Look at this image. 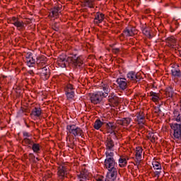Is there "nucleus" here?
<instances>
[{
  "instance_id": "1",
  "label": "nucleus",
  "mask_w": 181,
  "mask_h": 181,
  "mask_svg": "<svg viewBox=\"0 0 181 181\" xmlns=\"http://www.w3.org/2000/svg\"><path fill=\"white\" fill-rule=\"evenodd\" d=\"M105 168L107 169V181H115L118 175V170L115 165L117 163L114 158H106L104 162Z\"/></svg>"
},
{
  "instance_id": "2",
  "label": "nucleus",
  "mask_w": 181,
  "mask_h": 181,
  "mask_svg": "<svg viewBox=\"0 0 181 181\" xmlns=\"http://www.w3.org/2000/svg\"><path fill=\"white\" fill-rule=\"evenodd\" d=\"M108 97L107 92H103V91H97L93 93H89V100L92 104L95 105L97 104H100L101 101H103V98Z\"/></svg>"
},
{
  "instance_id": "3",
  "label": "nucleus",
  "mask_w": 181,
  "mask_h": 181,
  "mask_svg": "<svg viewBox=\"0 0 181 181\" xmlns=\"http://www.w3.org/2000/svg\"><path fill=\"white\" fill-rule=\"evenodd\" d=\"M8 21L9 23H11V25H13V26H15L17 30H19V32H23V30L26 29L23 21L19 19V18L18 17H11L10 18L8 19Z\"/></svg>"
},
{
  "instance_id": "4",
  "label": "nucleus",
  "mask_w": 181,
  "mask_h": 181,
  "mask_svg": "<svg viewBox=\"0 0 181 181\" xmlns=\"http://www.w3.org/2000/svg\"><path fill=\"white\" fill-rule=\"evenodd\" d=\"M66 129L69 132V134H71V135H73L74 136H84V132H83V129L81 128L77 127L76 124H68L66 126Z\"/></svg>"
},
{
  "instance_id": "5",
  "label": "nucleus",
  "mask_w": 181,
  "mask_h": 181,
  "mask_svg": "<svg viewBox=\"0 0 181 181\" xmlns=\"http://www.w3.org/2000/svg\"><path fill=\"white\" fill-rule=\"evenodd\" d=\"M135 36V28L128 26L123 30V33L119 36L120 40L122 42L125 37Z\"/></svg>"
},
{
  "instance_id": "6",
  "label": "nucleus",
  "mask_w": 181,
  "mask_h": 181,
  "mask_svg": "<svg viewBox=\"0 0 181 181\" xmlns=\"http://www.w3.org/2000/svg\"><path fill=\"white\" fill-rule=\"evenodd\" d=\"M38 70L39 72L37 73V74L40 75L41 80H43L44 81H46V80H49L51 74L49 66H45L43 68H41Z\"/></svg>"
},
{
  "instance_id": "7",
  "label": "nucleus",
  "mask_w": 181,
  "mask_h": 181,
  "mask_svg": "<svg viewBox=\"0 0 181 181\" xmlns=\"http://www.w3.org/2000/svg\"><path fill=\"white\" fill-rule=\"evenodd\" d=\"M74 86L71 83H67L64 88L66 100L71 101L74 98Z\"/></svg>"
},
{
  "instance_id": "8",
  "label": "nucleus",
  "mask_w": 181,
  "mask_h": 181,
  "mask_svg": "<svg viewBox=\"0 0 181 181\" xmlns=\"http://www.w3.org/2000/svg\"><path fill=\"white\" fill-rule=\"evenodd\" d=\"M170 127L173 132V136L174 139H181V124L177 123L170 124Z\"/></svg>"
},
{
  "instance_id": "9",
  "label": "nucleus",
  "mask_w": 181,
  "mask_h": 181,
  "mask_svg": "<svg viewBox=\"0 0 181 181\" xmlns=\"http://www.w3.org/2000/svg\"><path fill=\"white\" fill-rule=\"evenodd\" d=\"M25 63L28 67H35L36 66V57L30 52H26L25 54Z\"/></svg>"
},
{
  "instance_id": "10",
  "label": "nucleus",
  "mask_w": 181,
  "mask_h": 181,
  "mask_svg": "<svg viewBox=\"0 0 181 181\" xmlns=\"http://www.w3.org/2000/svg\"><path fill=\"white\" fill-rule=\"evenodd\" d=\"M171 76L174 78H181L180 66L178 64H171Z\"/></svg>"
},
{
  "instance_id": "11",
  "label": "nucleus",
  "mask_w": 181,
  "mask_h": 181,
  "mask_svg": "<svg viewBox=\"0 0 181 181\" xmlns=\"http://www.w3.org/2000/svg\"><path fill=\"white\" fill-rule=\"evenodd\" d=\"M127 77L129 81L134 83V84H137L141 81V76L138 75V73L131 71L127 73Z\"/></svg>"
},
{
  "instance_id": "12",
  "label": "nucleus",
  "mask_w": 181,
  "mask_h": 181,
  "mask_svg": "<svg viewBox=\"0 0 181 181\" xmlns=\"http://www.w3.org/2000/svg\"><path fill=\"white\" fill-rule=\"evenodd\" d=\"M153 169H154L153 172V177H157V179H159V177L160 176V173H162V164L158 161H153L152 163Z\"/></svg>"
},
{
  "instance_id": "13",
  "label": "nucleus",
  "mask_w": 181,
  "mask_h": 181,
  "mask_svg": "<svg viewBox=\"0 0 181 181\" xmlns=\"http://www.w3.org/2000/svg\"><path fill=\"white\" fill-rule=\"evenodd\" d=\"M23 139L22 141V144L25 146H29V145H32V144H33V139H32V134L28 132H23Z\"/></svg>"
},
{
  "instance_id": "14",
  "label": "nucleus",
  "mask_w": 181,
  "mask_h": 181,
  "mask_svg": "<svg viewBox=\"0 0 181 181\" xmlns=\"http://www.w3.org/2000/svg\"><path fill=\"white\" fill-rule=\"evenodd\" d=\"M35 64H37V70L44 68L45 66H47V60L46 57H45V55L36 57Z\"/></svg>"
},
{
  "instance_id": "15",
  "label": "nucleus",
  "mask_w": 181,
  "mask_h": 181,
  "mask_svg": "<svg viewBox=\"0 0 181 181\" xmlns=\"http://www.w3.org/2000/svg\"><path fill=\"white\" fill-rule=\"evenodd\" d=\"M57 64L59 67L64 69L69 64V60L67 59V55L66 54H60L57 58Z\"/></svg>"
},
{
  "instance_id": "16",
  "label": "nucleus",
  "mask_w": 181,
  "mask_h": 181,
  "mask_svg": "<svg viewBox=\"0 0 181 181\" xmlns=\"http://www.w3.org/2000/svg\"><path fill=\"white\" fill-rule=\"evenodd\" d=\"M108 103L110 107H117L119 104V98L115 93H112L108 95Z\"/></svg>"
},
{
  "instance_id": "17",
  "label": "nucleus",
  "mask_w": 181,
  "mask_h": 181,
  "mask_svg": "<svg viewBox=\"0 0 181 181\" xmlns=\"http://www.w3.org/2000/svg\"><path fill=\"white\" fill-rule=\"evenodd\" d=\"M116 83L119 88L120 90H122L123 91L128 88V86L129 84V82H128V81L125 78H117L116 80Z\"/></svg>"
},
{
  "instance_id": "18",
  "label": "nucleus",
  "mask_w": 181,
  "mask_h": 181,
  "mask_svg": "<svg viewBox=\"0 0 181 181\" xmlns=\"http://www.w3.org/2000/svg\"><path fill=\"white\" fill-rule=\"evenodd\" d=\"M71 60L75 67H81L83 64V58L81 57H77V54H72Z\"/></svg>"
},
{
  "instance_id": "19",
  "label": "nucleus",
  "mask_w": 181,
  "mask_h": 181,
  "mask_svg": "<svg viewBox=\"0 0 181 181\" xmlns=\"http://www.w3.org/2000/svg\"><path fill=\"white\" fill-rule=\"evenodd\" d=\"M104 19H105V14H104L100 11L97 12L95 14L93 23L95 25H100V23H103V22H104Z\"/></svg>"
},
{
  "instance_id": "20",
  "label": "nucleus",
  "mask_w": 181,
  "mask_h": 181,
  "mask_svg": "<svg viewBox=\"0 0 181 181\" xmlns=\"http://www.w3.org/2000/svg\"><path fill=\"white\" fill-rule=\"evenodd\" d=\"M142 152H144V149L141 146H138L136 148L135 151V156H136V165H139L141 163V159H142Z\"/></svg>"
},
{
  "instance_id": "21",
  "label": "nucleus",
  "mask_w": 181,
  "mask_h": 181,
  "mask_svg": "<svg viewBox=\"0 0 181 181\" xmlns=\"http://www.w3.org/2000/svg\"><path fill=\"white\" fill-rule=\"evenodd\" d=\"M62 8H63V6L62 4L56 5L54 8H51L49 16L51 18H55V16H59V12L62 11Z\"/></svg>"
},
{
  "instance_id": "22",
  "label": "nucleus",
  "mask_w": 181,
  "mask_h": 181,
  "mask_svg": "<svg viewBox=\"0 0 181 181\" xmlns=\"http://www.w3.org/2000/svg\"><path fill=\"white\" fill-rule=\"evenodd\" d=\"M166 46L170 49H174L176 46V38L175 37H168L165 39Z\"/></svg>"
},
{
  "instance_id": "23",
  "label": "nucleus",
  "mask_w": 181,
  "mask_h": 181,
  "mask_svg": "<svg viewBox=\"0 0 181 181\" xmlns=\"http://www.w3.org/2000/svg\"><path fill=\"white\" fill-rule=\"evenodd\" d=\"M27 148L32 149L34 153H40V144L37 143H35L33 140V144H29L28 146H25Z\"/></svg>"
},
{
  "instance_id": "24",
  "label": "nucleus",
  "mask_w": 181,
  "mask_h": 181,
  "mask_svg": "<svg viewBox=\"0 0 181 181\" xmlns=\"http://www.w3.org/2000/svg\"><path fill=\"white\" fill-rule=\"evenodd\" d=\"M132 121V119L131 117H124L122 119H118L117 121V123L118 125H122V127H128L129 124H131V122Z\"/></svg>"
},
{
  "instance_id": "25",
  "label": "nucleus",
  "mask_w": 181,
  "mask_h": 181,
  "mask_svg": "<svg viewBox=\"0 0 181 181\" xmlns=\"http://www.w3.org/2000/svg\"><path fill=\"white\" fill-rule=\"evenodd\" d=\"M107 134H114L115 135V129H117V124L114 122H109L106 124Z\"/></svg>"
},
{
  "instance_id": "26",
  "label": "nucleus",
  "mask_w": 181,
  "mask_h": 181,
  "mask_svg": "<svg viewBox=\"0 0 181 181\" xmlns=\"http://www.w3.org/2000/svg\"><path fill=\"white\" fill-rule=\"evenodd\" d=\"M105 146L107 151H112L114 149V146L115 145L114 144V141H112V139L111 137H107L105 141Z\"/></svg>"
},
{
  "instance_id": "27",
  "label": "nucleus",
  "mask_w": 181,
  "mask_h": 181,
  "mask_svg": "<svg viewBox=\"0 0 181 181\" xmlns=\"http://www.w3.org/2000/svg\"><path fill=\"white\" fill-rule=\"evenodd\" d=\"M173 94H174V91H173V88H172V86H169L165 88V95L166 98H168V100H172V98H173Z\"/></svg>"
},
{
  "instance_id": "28",
  "label": "nucleus",
  "mask_w": 181,
  "mask_h": 181,
  "mask_svg": "<svg viewBox=\"0 0 181 181\" xmlns=\"http://www.w3.org/2000/svg\"><path fill=\"white\" fill-rule=\"evenodd\" d=\"M149 96L152 97L151 100L153 103H158L160 100V93H155L153 91L150 92Z\"/></svg>"
},
{
  "instance_id": "29",
  "label": "nucleus",
  "mask_w": 181,
  "mask_h": 181,
  "mask_svg": "<svg viewBox=\"0 0 181 181\" xmlns=\"http://www.w3.org/2000/svg\"><path fill=\"white\" fill-rule=\"evenodd\" d=\"M57 170L58 176L63 179L66 176V166L60 165L58 167Z\"/></svg>"
},
{
  "instance_id": "30",
  "label": "nucleus",
  "mask_w": 181,
  "mask_h": 181,
  "mask_svg": "<svg viewBox=\"0 0 181 181\" xmlns=\"http://www.w3.org/2000/svg\"><path fill=\"white\" fill-rule=\"evenodd\" d=\"M173 119L180 123L178 125H181V113L179 110H175L173 111Z\"/></svg>"
},
{
  "instance_id": "31",
  "label": "nucleus",
  "mask_w": 181,
  "mask_h": 181,
  "mask_svg": "<svg viewBox=\"0 0 181 181\" xmlns=\"http://www.w3.org/2000/svg\"><path fill=\"white\" fill-rule=\"evenodd\" d=\"M129 158H125L124 156H120L119 158V168H126L128 165Z\"/></svg>"
},
{
  "instance_id": "32",
  "label": "nucleus",
  "mask_w": 181,
  "mask_h": 181,
  "mask_svg": "<svg viewBox=\"0 0 181 181\" xmlns=\"http://www.w3.org/2000/svg\"><path fill=\"white\" fill-rule=\"evenodd\" d=\"M31 115L40 117V115H42V109L40 107H35L31 112Z\"/></svg>"
},
{
  "instance_id": "33",
  "label": "nucleus",
  "mask_w": 181,
  "mask_h": 181,
  "mask_svg": "<svg viewBox=\"0 0 181 181\" xmlns=\"http://www.w3.org/2000/svg\"><path fill=\"white\" fill-rule=\"evenodd\" d=\"M143 34L146 36L148 39H152L153 37V35H152V30L151 28H144L142 30Z\"/></svg>"
},
{
  "instance_id": "34",
  "label": "nucleus",
  "mask_w": 181,
  "mask_h": 181,
  "mask_svg": "<svg viewBox=\"0 0 181 181\" xmlns=\"http://www.w3.org/2000/svg\"><path fill=\"white\" fill-rule=\"evenodd\" d=\"M103 125H104V122H103L101 119H98L94 122L93 128L98 130L101 127H103Z\"/></svg>"
},
{
  "instance_id": "35",
  "label": "nucleus",
  "mask_w": 181,
  "mask_h": 181,
  "mask_svg": "<svg viewBox=\"0 0 181 181\" xmlns=\"http://www.w3.org/2000/svg\"><path fill=\"white\" fill-rule=\"evenodd\" d=\"M147 138L148 139H150L151 142H152V144H155V141L157 139L156 135L155 134V133H148V134L147 135Z\"/></svg>"
},
{
  "instance_id": "36",
  "label": "nucleus",
  "mask_w": 181,
  "mask_h": 181,
  "mask_svg": "<svg viewBox=\"0 0 181 181\" xmlns=\"http://www.w3.org/2000/svg\"><path fill=\"white\" fill-rule=\"evenodd\" d=\"M78 179H80V181H84L87 179V175L84 173V171H81L79 175H78Z\"/></svg>"
},
{
  "instance_id": "37",
  "label": "nucleus",
  "mask_w": 181,
  "mask_h": 181,
  "mask_svg": "<svg viewBox=\"0 0 181 181\" xmlns=\"http://www.w3.org/2000/svg\"><path fill=\"white\" fill-rule=\"evenodd\" d=\"M74 146H76V143L74 142V139H69L68 142V147L71 148V149H74Z\"/></svg>"
},
{
  "instance_id": "38",
  "label": "nucleus",
  "mask_w": 181,
  "mask_h": 181,
  "mask_svg": "<svg viewBox=\"0 0 181 181\" xmlns=\"http://www.w3.org/2000/svg\"><path fill=\"white\" fill-rule=\"evenodd\" d=\"M143 118H145V115H144L143 111H140L139 113L136 114V118L135 119V121L142 119Z\"/></svg>"
},
{
  "instance_id": "39",
  "label": "nucleus",
  "mask_w": 181,
  "mask_h": 181,
  "mask_svg": "<svg viewBox=\"0 0 181 181\" xmlns=\"http://www.w3.org/2000/svg\"><path fill=\"white\" fill-rule=\"evenodd\" d=\"M136 121V122H138L139 128H141V129L144 128V124H145V122H146V121L145 120V117Z\"/></svg>"
},
{
  "instance_id": "40",
  "label": "nucleus",
  "mask_w": 181,
  "mask_h": 181,
  "mask_svg": "<svg viewBox=\"0 0 181 181\" xmlns=\"http://www.w3.org/2000/svg\"><path fill=\"white\" fill-rule=\"evenodd\" d=\"M106 159H114V152L112 151H106Z\"/></svg>"
},
{
  "instance_id": "41",
  "label": "nucleus",
  "mask_w": 181,
  "mask_h": 181,
  "mask_svg": "<svg viewBox=\"0 0 181 181\" xmlns=\"http://www.w3.org/2000/svg\"><path fill=\"white\" fill-rule=\"evenodd\" d=\"M108 88H109V86H108V84L107 83H104L100 86V89L104 91L103 93H108Z\"/></svg>"
},
{
  "instance_id": "42",
  "label": "nucleus",
  "mask_w": 181,
  "mask_h": 181,
  "mask_svg": "<svg viewBox=\"0 0 181 181\" xmlns=\"http://www.w3.org/2000/svg\"><path fill=\"white\" fill-rule=\"evenodd\" d=\"M52 29H53V30H55V32H59V29H60V26L59 25V23H54L52 25Z\"/></svg>"
},
{
  "instance_id": "43",
  "label": "nucleus",
  "mask_w": 181,
  "mask_h": 181,
  "mask_svg": "<svg viewBox=\"0 0 181 181\" xmlns=\"http://www.w3.org/2000/svg\"><path fill=\"white\" fill-rule=\"evenodd\" d=\"M28 158H29L30 160H33V162H35V159H36L35 154H33L32 153H29Z\"/></svg>"
},
{
  "instance_id": "44",
  "label": "nucleus",
  "mask_w": 181,
  "mask_h": 181,
  "mask_svg": "<svg viewBox=\"0 0 181 181\" xmlns=\"http://www.w3.org/2000/svg\"><path fill=\"white\" fill-rule=\"evenodd\" d=\"M112 52L115 54H118V53H119V52H121V49H119V48H112Z\"/></svg>"
},
{
  "instance_id": "45",
  "label": "nucleus",
  "mask_w": 181,
  "mask_h": 181,
  "mask_svg": "<svg viewBox=\"0 0 181 181\" xmlns=\"http://www.w3.org/2000/svg\"><path fill=\"white\" fill-rule=\"evenodd\" d=\"M98 181H108V179H107V175L106 178L104 177V176H100L97 179Z\"/></svg>"
},
{
  "instance_id": "46",
  "label": "nucleus",
  "mask_w": 181,
  "mask_h": 181,
  "mask_svg": "<svg viewBox=\"0 0 181 181\" xmlns=\"http://www.w3.org/2000/svg\"><path fill=\"white\" fill-rule=\"evenodd\" d=\"M149 12H151V10L146 9L144 11V13H149Z\"/></svg>"
},
{
  "instance_id": "47",
  "label": "nucleus",
  "mask_w": 181,
  "mask_h": 181,
  "mask_svg": "<svg viewBox=\"0 0 181 181\" xmlns=\"http://www.w3.org/2000/svg\"><path fill=\"white\" fill-rule=\"evenodd\" d=\"M178 52H179L180 56V57H181V47H180V48H178Z\"/></svg>"
},
{
  "instance_id": "48",
  "label": "nucleus",
  "mask_w": 181,
  "mask_h": 181,
  "mask_svg": "<svg viewBox=\"0 0 181 181\" xmlns=\"http://www.w3.org/2000/svg\"><path fill=\"white\" fill-rule=\"evenodd\" d=\"M55 2H62L63 0H54Z\"/></svg>"
},
{
  "instance_id": "49",
  "label": "nucleus",
  "mask_w": 181,
  "mask_h": 181,
  "mask_svg": "<svg viewBox=\"0 0 181 181\" xmlns=\"http://www.w3.org/2000/svg\"><path fill=\"white\" fill-rule=\"evenodd\" d=\"M36 160H40V159H39V158H37V157L36 158Z\"/></svg>"
},
{
  "instance_id": "50",
  "label": "nucleus",
  "mask_w": 181,
  "mask_h": 181,
  "mask_svg": "<svg viewBox=\"0 0 181 181\" xmlns=\"http://www.w3.org/2000/svg\"><path fill=\"white\" fill-rule=\"evenodd\" d=\"M175 30H171V32H174Z\"/></svg>"
}]
</instances>
